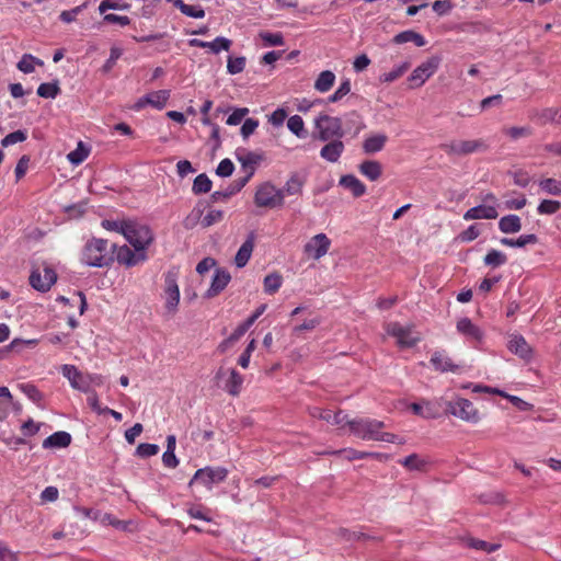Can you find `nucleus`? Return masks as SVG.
Wrapping results in <instances>:
<instances>
[{
    "label": "nucleus",
    "mask_w": 561,
    "mask_h": 561,
    "mask_svg": "<svg viewBox=\"0 0 561 561\" xmlns=\"http://www.w3.org/2000/svg\"><path fill=\"white\" fill-rule=\"evenodd\" d=\"M81 262L92 267L110 266L114 262L111 243L102 238L90 239L82 249Z\"/></svg>",
    "instance_id": "1"
},
{
    "label": "nucleus",
    "mask_w": 561,
    "mask_h": 561,
    "mask_svg": "<svg viewBox=\"0 0 561 561\" xmlns=\"http://www.w3.org/2000/svg\"><path fill=\"white\" fill-rule=\"evenodd\" d=\"M124 238L135 250L146 252L153 241V233L147 225L140 224L134 219H128Z\"/></svg>",
    "instance_id": "2"
},
{
    "label": "nucleus",
    "mask_w": 561,
    "mask_h": 561,
    "mask_svg": "<svg viewBox=\"0 0 561 561\" xmlns=\"http://www.w3.org/2000/svg\"><path fill=\"white\" fill-rule=\"evenodd\" d=\"M314 127L318 130V139L329 141L341 139L345 135L340 117L321 113L314 118Z\"/></svg>",
    "instance_id": "3"
},
{
    "label": "nucleus",
    "mask_w": 561,
    "mask_h": 561,
    "mask_svg": "<svg viewBox=\"0 0 561 561\" xmlns=\"http://www.w3.org/2000/svg\"><path fill=\"white\" fill-rule=\"evenodd\" d=\"M352 434L364 440H377L379 431L385 427L382 421L369 417H356L347 421Z\"/></svg>",
    "instance_id": "4"
},
{
    "label": "nucleus",
    "mask_w": 561,
    "mask_h": 561,
    "mask_svg": "<svg viewBox=\"0 0 561 561\" xmlns=\"http://www.w3.org/2000/svg\"><path fill=\"white\" fill-rule=\"evenodd\" d=\"M440 148L447 154L467 156L474 152H484L489 149V145L483 139L453 140L448 144H443Z\"/></svg>",
    "instance_id": "5"
},
{
    "label": "nucleus",
    "mask_w": 561,
    "mask_h": 561,
    "mask_svg": "<svg viewBox=\"0 0 561 561\" xmlns=\"http://www.w3.org/2000/svg\"><path fill=\"white\" fill-rule=\"evenodd\" d=\"M228 469L225 467H204L194 473L190 481V485L195 482L203 484L207 489H211L215 484L224 482L228 477Z\"/></svg>",
    "instance_id": "6"
},
{
    "label": "nucleus",
    "mask_w": 561,
    "mask_h": 561,
    "mask_svg": "<svg viewBox=\"0 0 561 561\" xmlns=\"http://www.w3.org/2000/svg\"><path fill=\"white\" fill-rule=\"evenodd\" d=\"M447 412L462 421L473 424L480 421L479 411L471 401L465 398H457L454 401H449L447 403Z\"/></svg>",
    "instance_id": "7"
},
{
    "label": "nucleus",
    "mask_w": 561,
    "mask_h": 561,
    "mask_svg": "<svg viewBox=\"0 0 561 561\" xmlns=\"http://www.w3.org/2000/svg\"><path fill=\"white\" fill-rule=\"evenodd\" d=\"M111 249L114 255V261L116 260L119 264H123L127 267L136 266L139 263L147 261L148 259L146 252L135 249L131 250L126 244L117 247L116 243H111Z\"/></svg>",
    "instance_id": "8"
},
{
    "label": "nucleus",
    "mask_w": 561,
    "mask_h": 561,
    "mask_svg": "<svg viewBox=\"0 0 561 561\" xmlns=\"http://www.w3.org/2000/svg\"><path fill=\"white\" fill-rule=\"evenodd\" d=\"M56 271L47 264L44 265L43 270H41L39 267L33 268L30 275L31 286L35 290L41 293L48 291L51 288V286L56 283Z\"/></svg>",
    "instance_id": "9"
},
{
    "label": "nucleus",
    "mask_w": 561,
    "mask_h": 561,
    "mask_svg": "<svg viewBox=\"0 0 561 561\" xmlns=\"http://www.w3.org/2000/svg\"><path fill=\"white\" fill-rule=\"evenodd\" d=\"M440 61L442 58L439 56H432L417 66L408 78L411 83V88H419L423 85L425 81L438 69Z\"/></svg>",
    "instance_id": "10"
},
{
    "label": "nucleus",
    "mask_w": 561,
    "mask_h": 561,
    "mask_svg": "<svg viewBox=\"0 0 561 561\" xmlns=\"http://www.w3.org/2000/svg\"><path fill=\"white\" fill-rule=\"evenodd\" d=\"M254 202L259 207L275 208L284 205L279 190L271 183H264L256 190Z\"/></svg>",
    "instance_id": "11"
},
{
    "label": "nucleus",
    "mask_w": 561,
    "mask_h": 561,
    "mask_svg": "<svg viewBox=\"0 0 561 561\" xmlns=\"http://www.w3.org/2000/svg\"><path fill=\"white\" fill-rule=\"evenodd\" d=\"M386 332L396 337L398 345L401 347H412L419 342V337L413 336L410 328L403 327L398 322L388 323Z\"/></svg>",
    "instance_id": "12"
},
{
    "label": "nucleus",
    "mask_w": 561,
    "mask_h": 561,
    "mask_svg": "<svg viewBox=\"0 0 561 561\" xmlns=\"http://www.w3.org/2000/svg\"><path fill=\"white\" fill-rule=\"evenodd\" d=\"M331 245L330 239L324 233H318L309 242L305 245V252L313 257L314 260H319L323 255L327 254L329 248Z\"/></svg>",
    "instance_id": "13"
},
{
    "label": "nucleus",
    "mask_w": 561,
    "mask_h": 561,
    "mask_svg": "<svg viewBox=\"0 0 561 561\" xmlns=\"http://www.w3.org/2000/svg\"><path fill=\"white\" fill-rule=\"evenodd\" d=\"M61 374L69 380L72 388L83 392H89V381L87 380V376H84L76 366L64 365L61 367Z\"/></svg>",
    "instance_id": "14"
},
{
    "label": "nucleus",
    "mask_w": 561,
    "mask_h": 561,
    "mask_svg": "<svg viewBox=\"0 0 561 561\" xmlns=\"http://www.w3.org/2000/svg\"><path fill=\"white\" fill-rule=\"evenodd\" d=\"M430 363L439 373H458L460 369V366L455 364L445 351L433 352Z\"/></svg>",
    "instance_id": "15"
},
{
    "label": "nucleus",
    "mask_w": 561,
    "mask_h": 561,
    "mask_svg": "<svg viewBox=\"0 0 561 561\" xmlns=\"http://www.w3.org/2000/svg\"><path fill=\"white\" fill-rule=\"evenodd\" d=\"M231 279L230 273L222 268H217L211 279L209 288L206 290L205 298H214L218 296L229 284Z\"/></svg>",
    "instance_id": "16"
},
{
    "label": "nucleus",
    "mask_w": 561,
    "mask_h": 561,
    "mask_svg": "<svg viewBox=\"0 0 561 561\" xmlns=\"http://www.w3.org/2000/svg\"><path fill=\"white\" fill-rule=\"evenodd\" d=\"M191 47L208 48L213 54H219L221 50H229L232 42L231 39L218 36L211 42H205L198 38H191L188 41Z\"/></svg>",
    "instance_id": "17"
},
{
    "label": "nucleus",
    "mask_w": 561,
    "mask_h": 561,
    "mask_svg": "<svg viewBox=\"0 0 561 561\" xmlns=\"http://www.w3.org/2000/svg\"><path fill=\"white\" fill-rule=\"evenodd\" d=\"M165 307L170 311H174L180 301V289L176 283L175 275L172 273H168L165 275Z\"/></svg>",
    "instance_id": "18"
},
{
    "label": "nucleus",
    "mask_w": 561,
    "mask_h": 561,
    "mask_svg": "<svg viewBox=\"0 0 561 561\" xmlns=\"http://www.w3.org/2000/svg\"><path fill=\"white\" fill-rule=\"evenodd\" d=\"M457 331L470 342L480 343L484 336L483 331L469 318H461L457 322Z\"/></svg>",
    "instance_id": "19"
},
{
    "label": "nucleus",
    "mask_w": 561,
    "mask_h": 561,
    "mask_svg": "<svg viewBox=\"0 0 561 561\" xmlns=\"http://www.w3.org/2000/svg\"><path fill=\"white\" fill-rule=\"evenodd\" d=\"M507 348L515 355L519 356L523 359H530L533 355V350L525 340V337L520 334H513L510 336L507 342Z\"/></svg>",
    "instance_id": "20"
},
{
    "label": "nucleus",
    "mask_w": 561,
    "mask_h": 561,
    "mask_svg": "<svg viewBox=\"0 0 561 561\" xmlns=\"http://www.w3.org/2000/svg\"><path fill=\"white\" fill-rule=\"evenodd\" d=\"M499 213L495 205H478L469 208L463 214L465 220H477V219H495Z\"/></svg>",
    "instance_id": "21"
},
{
    "label": "nucleus",
    "mask_w": 561,
    "mask_h": 561,
    "mask_svg": "<svg viewBox=\"0 0 561 561\" xmlns=\"http://www.w3.org/2000/svg\"><path fill=\"white\" fill-rule=\"evenodd\" d=\"M345 146L341 139H331L320 150V157L329 162H337Z\"/></svg>",
    "instance_id": "22"
},
{
    "label": "nucleus",
    "mask_w": 561,
    "mask_h": 561,
    "mask_svg": "<svg viewBox=\"0 0 561 561\" xmlns=\"http://www.w3.org/2000/svg\"><path fill=\"white\" fill-rule=\"evenodd\" d=\"M306 183V175L300 173H293L287 180L283 188H278L282 194V199L285 196L299 195L302 192V187Z\"/></svg>",
    "instance_id": "23"
},
{
    "label": "nucleus",
    "mask_w": 561,
    "mask_h": 561,
    "mask_svg": "<svg viewBox=\"0 0 561 561\" xmlns=\"http://www.w3.org/2000/svg\"><path fill=\"white\" fill-rule=\"evenodd\" d=\"M311 414L314 417H319L334 425H347L348 421V415L344 413L342 410H339L337 412H332L330 410H321L316 408Z\"/></svg>",
    "instance_id": "24"
},
{
    "label": "nucleus",
    "mask_w": 561,
    "mask_h": 561,
    "mask_svg": "<svg viewBox=\"0 0 561 561\" xmlns=\"http://www.w3.org/2000/svg\"><path fill=\"white\" fill-rule=\"evenodd\" d=\"M71 435L65 431H58L49 435L43 442L44 449L66 448L71 444Z\"/></svg>",
    "instance_id": "25"
},
{
    "label": "nucleus",
    "mask_w": 561,
    "mask_h": 561,
    "mask_svg": "<svg viewBox=\"0 0 561 561\" xmlns=\"http://www.w3.org/2000/svg\"><path fill=\"white\" fill-rule=\"evenodd\" d=\"M253 248H254V234L250 233V236L239 248V250L234 256V263H236L237 267L241 268L248 264V262L251 257Z\"/></svg>",
    "instance_id": "26"
},
{
    "label": "nucleus",
    "mask_w": 561,
    "mask_h": 561,
    "mask_svg": "<svg viewBox=\"0 0 561 561\" xmlns=\"http://www.w3.org/2000/svg\"><path fill=\"white\" fill-rule=\"evenodd\" d=\"M339 184L350 190L354 197H360L366 193V186L355 175L346 174L341 176Z\"/></svg>",
    "instance_id": "27"
},
{
    "label": "nucleus",
    "mask_w": 561,
    "mask_h": 561,
    "mask_svg": "<svg viewBox=\"0 0 561 561\" xmlns=\"http://www.w3.org/2000/svg\"><path fill=\"white\" fill-rule=\"evenodd\" d=\"M243 383V376L234 368L228 369V379L225 383V390L232 397L240 394Z\"/></svg>",
    "instance_id": "28"
},
{
    "label": "nucleus",
    "mask_w": 561,
    "mask_h": 561,
    "mask_svg": "<svg viewBox=\"0 0 561 561\" xmlns=\"http://www.w3.org/2000/svg\"><path fill=\"white\" fill-rule=\"evenodd\" d=\"M499 229L506 234L517 233L522 229V220L519 216L514 214L503 216L499 220Z\"/></svg>",
    "instance_id": "29"
},
{
    "label": "nucleus",
    "mask_w": 561,
    "mask_h": 561,
    "mask_svg": "<svg viewBox=\"0 0 561 561\" xmlns=\"http://www.w3.org/2000/svg\"><path fill=\"white\" fill-rule=\"evenodd\" d=\"M387 140L388 137L385 134L369 136L363 142V150L368 154L379 152L383 149Z\"/></svg>",
    "instance_id": "30"
},
{
    "label": "nucleus",
    "mask_w": 561,
    "mask_h": 561,
    "mask_svg": "<svg viewBox=\"0 0 561 561\" xmlns=\"http://www.w3.org/2000/svg\"><path fill=\"white\" fill-rule=\"evenodd\" d=\"M358 170H359L360 174H363L370 181H377L381 176V173H382L381 163L376 160L363 161L359 164Z\"/></svg>",
    "instance_id": "31"
},
{
    "label": "nucleus",
    "mask_w": 561,
    "mask_h": 561,
    "mask_svg": "<svg viewBox=\"0 0 561 561\" xmlns=\"http://www.w3.org/2000/svg\"><path fill=\"white\" fill-rule=\"evenodd\" d=\"M236 158L241 163L242 169H249V171L262 160V156L248 151L244 148H238L236 150Z\"/></svg>",
    "instance_id": "32"
},
{
    "label": "nucleus",
    "mask_w": 561,
    "mask_h": 561,
    "mask_svg": "<svg viewBox=\"0 0 561 561\" xmlns=\"http://www.w3.org/2000/svg\"><path fill=\"white\" fill-rule=\"evenodd\" d=\"M37 340L14 339L10 344L0 347V362L4 359L10 352H21L24 346H35Z\"/></svg>",
    "instance_id": "33"
},
{
    "label": "nucleus",
    "mask_w": 561,
    "mask_h": 561,
    "mask_svg": "<svg viewBox=\"0 0 561 561\" xmlns=\"http://www.w3.org/2000/svg\"><path fill=\"white\" fill-rule=\"evenodd\" d=\"M501 244L511 247V248H524L527 244H536L538 243V237L534 233L522 234L517 239L512 238H502L500 240Z\"/></svg>",
    "instance_id": "34"
},
{
    "label": "nucleus",
    "mask_w": 561,
    "mask_h": 561,
    "mask_svg": "<svg viewBox=\"0 0 561 561\" xmlns=\"http://www.w3.org/2000/svg\"><path fill=\"white\" fill-rule=\"evenodd\" d=\"M170 98V91L159 90L144 95V101L149 102L154 108L162 110Z\"/></svg>",
    "instance_id": "35"
},
{
    "label": "nucleus",
    "mask_w": 561,
    "mask_h": 561,
    "mask_svg": "<svg viewBox=\"0 0 561 561\" xmlns=\"http://www.w3.org/2000/svg\"><path fill=\"white\" fill-rule=\"evenodd\" d=\"M335 82V75L331 70L320 72L314 81V89L321 93L328 92Z\"/></svg>",
    "instance_id": "36"
},
{
    "label": "nucleus",
    "mask_w": 561,
    "mask_h": 561,
    "mask_svg": "<svg viewBox=\"0 0 561 561\" xmlns=\"http://www.w3.org/2000/svg\"><path fill=\"white\" fill-rule=\"evenodd\" d=\"M507 262V256L502 251L491 249L483 257L484 265L491 268H497Z\"/></svg>",
    "instance_id": "37"
},
{
    "label": "nucleus",
    "mask_w": 561,
    "mask_h": 561,
    "mask_svg": "<svg viewBox=\"0 0 561 561\" xmlns=\"http://www.w3.org/2000/svg\"><path fill=\"white\" fill-rule=\"evenodd\" d=\"M19 389L37 407H42L44 394L38 390V388L35 385L30 382L20 383Z\"/></svg>",
    "instance_id": "38"
},
{
    "label": "nucleus",
    "mask_w": 561,
    "mask_h": 561,
    "mask_svg": "<svg viewBox=\"0 0 561 561\" xmlns=\"http://www.w3.org/2000/svg\"><path fill=\"white\" fill-rule=\"evenodd\" d=\"M43 64L44 62L39 58L31 54H24L16 67L23 73H32L35 70V65L43 66Z\"/></svg>",
    "instance_id": "39"
},
{
    "label": "nucleus",
    "mask_w": 561,
    "mask_h": 561,
    "mask_svg": "<svg viewBox=\"0 0 561 561\" xmlns=\"http://www.w3.org/2000/svg\"><path fill=\"white\" fill-rule=\"evenodd\" d=\"M211 187V180L207 176V174L201 173L194 179L192 192L195 195L205 194L210 192Z\"/></svg>",
    "instance_id": "40"
},
{
    "label": "nucleus",
    "mask_w": 561,
    "mask_h": 561,
    "mask_svg": "<svg viewBox=\"0 0 561 561\" xmlns=\"http://www.w3.org/2000/svg\"><path fill=\"white\" fill-rule=\"evenodd\" d=\"M90 148L87 147L82 141H79L77 148L69 152L67 158L73 165H79L88 158Z\"/></svg>",
    "instance_id": "41"
},
{
    "label": "nucleus",
    "mask_w": 561,
    "mask_h": 561,
    "mask_svg": "<svg viewBox=\"0 0 561 561\" xmlns=\"http://www.w3.org/2000/svg\"><path fill=\"white\" fill-rule=\"evenodd\" d=\"M410 66H411V64L409 61H404V62L400 64L399 66H397L396 68H393L391 71L382 73L379 77V81L387 82V83L393 82L397 79H399L401 76H403V73H405V71H408Z\"/></svg>",
    "instance_id": "42"
},
{
    "label": "nucleus",
    "mask_w": 561,
    "mask_h": 561,
    "mask_svg": "<svg viewBox=\"0 0 561 561\" xmlns=\"http://www.w3.org/2000/svg\"><path fill=\"white\" fill-rule=\"evenodd\" d=\"M37 95L44 99H55L60 93L58 82H44L37 88Z\"/></svg>",
    "instance_id": "43"
},
{
    "label": "nucleus",
    "mask_w": 561,
    "mask_h": 561,
    "mask_svg": "<svg viewBox=\"0 0 561 561\" xmlns=\"http://www.w3.org/2000/svg\"><path fill=\"white\" fill-rule=\"evenodd\" d=\"M410 409L414 414L425 419H434L437 416V413L433 410L432 404L428 401H424L423 403L413 402L411 403Z\"/></svg>",
    "instance_id": "44"
},
{
    "label": "nucleus",
    "mask_w": 561,
    "mask_h": 561,
    "mask_svg": "<svg viewBox=\"0 0 561 561\" xmlns=\"http://www.w3.org/2000/svg\"><path fill=\"white\" fill-rule=\"evenodd\" d=\"M288 129L299 138H305L307 131L305 129V123L299 115H293L287 121Z\"/></svg>",
    "instance_id": "45"
},
{
    "label": "nucleus",
    "mask_w": 561,
    "mask_h": 561,
    "mask_svg": "<svg viewBox=\"0 0 561 561\" xmlns=\"http://www.w3.org/2000/svg\"><path fill=\"white\" fill-rule=\"evenodd\" d=\"M561 209V202L556 199H542L538 207L539 215H554Z\"/></svg>",
    "instance_id": "46"
},
{
    "label": "nucleus",
    "mask_w": 561,
    "mask_h": 561,
    "mask_svg": "<svg viewBox=\"0 0 561 561\" xmlns=\"http://www.w3.org/2000/svg\"><path fill=\"white\" fill-rule=\"evenodd\" d=\"M283 278L278 273H272L264 278V290L266 294H275L282 286Z\"/></svg>",
    "instance_id": "47"
},
{
    "label": "nucleus",
    "mask_w": 561,
    "mask_h": 561,
    "mask_svg": "<svg viewBox=\"0 0 561 561\" xmlns=\"http://www.w3.org/2000/svg\"><path fill=\"white\" fill-rule=\"evenodd\" d=\"M539 187L542 192L559 196L561 195V182L556 179H543L539 181Z\"/></svg>",
    "instance_id": "48"
},
{
    "label": "nucleus",
    "mask_w": 561,
    "mask_h": 561,
    "mask_svg": "<svg viewBox=\"0 0 561 561\" xmlns=\"http://www.w3.org/2000/svg\"><path fill=\"white\" fill-rule=\"evenodd\" d=\"M130 4L123 0H102L99 5V12L104 14L107 10H129Z\"/></svg>",
    "instance_id": "49"
},
{
    "label": "nucleus",
    "mask_w": 561,
    "mask_h": 561,
    "mask_svg": "<svg viewBox=\"0 0 561 561\" xmlns=\"http://www.w3.org/2000/svg\"><path fill=\"white\" fill-rule=\"evenodd\" d=\"M102 228L108 231H115L121 234H125L126 228L128 226V219L123 220H111V219H103L101 221Z\"/></svg>",
    "instance_id": "50"
},
{
    "label": "nucleus",
    "mask_w": 561,
    "mask_h": 561,
    "mask_svg": "<svg viewBox=\"0 0 561 561\" xmlns=\"http://www.w3.org/2000/svg\"><path fill=\"white\" fill-rule=\"evenodd\" d=\"M245 57L243 56H240V57H231L229 56L228 57V60H227V71L229 75H237V73H240L244 70V67H245Z\"/></svg>",
    "instance_id": "51"
},
{
    "label": "nucleus",
    "mask_w": 561,
    "mask_h": 561,
    "mask_svg": "<svg viewBox=\"0 0 561 561\" xmlns=\"http://www.w3.org/2000/svg\"><path fill=\"white\" fill-rule=\"evenodd\" d=\"M330 454L332 455H344V457L348 460H355V459H365L367 457L374 456L375 454L368 453V451H358L353 448H345L340 450H333Z\"/></svg>",
    "instance_id": "52"
},
{
    "label": "nucleus",
    "mask_w": 561,
    "mask_h": 561,
    "mask_svg": "<svg viewBox=\"0 0 561 561\" xmlns=\"http://www.w3.org/2000/svg\"><path fill=\"white\" fill-rule=\"evenodd\" d=\"M224 219V211L219 209H210L201 220L203 228H208Z\"/></svg>",
    "instance_id": "53"
},
{
    "label": "nucleus",
    "mask_w": 561,
    "mask_h": 561,
    "mask_svg": "<svg viewBox=\"0 0 561 561\" xmlns=\"http://www.w3.org/2000/svg\"><path fill=\"white\" fill-rule=\"evenodd\" d=\"M346 126L348 130L353 128L354 134L357 135L365 127V124L360 115L357 112L353 111L346 115Z\"/></svg>",
    "instance_id": "54"
},
{
    "label": "nucleus",
    "mask_w": 561,
    "mask_h": 561,
    "mask_svg": "<svg viewBox=\"0 0 561 561\" xmlns=\"http://www.w3.org/2000/svg\"><path fill=\"white\" fill-rule=\"evenodd\" d=\"M399 462L409 470H422L426 463L416 454H411Z\"/></svg>",
    "instance_id": "55"
},
{
    "label": "nucleus",
    "mask_w": 561,
    "mask_h": 561,
    "mask_svg": "<svg viewBox=\"0 0 561 561\" xmlns=\"http://www.w3.org/2000/svg\"><path fill=\"white\" fill-rule=\"evenodd\" d=\"M202 218H203V209H201L198 206H196L192 209V211L183 220V226L185 229H193L198 222H201Z\"/></svg>",
    "instance_id": "56"
},
{
    "label": "nucleus",
    "mask_w": 561,
    "mask_h": 561,
    "mask_svg": "<svg viewBox=\"0 0 561 561\" xmlns=\"http://www.w3.org/2000/svg\"><path fill=\"white\" fill-rule=\"evenodd\" d=\"M27 138V134L25 130H15L13 133H10L9 135H7L2 140H1V146L2 147H9V146H12V145H15L18 142H22L24 140H26Z\"/></svg>",
    "instance_id": "57"
},
{
    "label": "nucleus",
    "mask_w": 561,
    "mask_h": 561,
    "mask_svg": "<svg viewBox=\"0 0 561 561\" xmlns=\"http://www.w3.org/2000/svg\"><path fill=\"white\" fill-rule=\"evenodd\" d=\"M351 92V81L348 79H345L341 82L340 87L336 89V91L328 98L329 103H335L342 100L345 95H347Z\"/></svg>",
    "instance_id": "58"
},
{
    "label": "nucleus",
    "mask_w": 561,
    "mask_h": 561,
    "mask_svg": "<svg viewBox=\"0 0 561 561\" xmlns=\"http://www.w3.org/2000/svg\"><path fill=\"white\" fill-rule=\"evenodd\" d=\"M504 133L511 137L513 140H517L523 137H529L533 134V129L528 126H522V127H510L504 129Z\"/></svg>",
    "instance_id": "59"
},
{
    "label": "nucleus",
    "mask_w": 561,
    "mask_h": 561,
    "mask_svg": "<svg viewBox=\"0 0 561 561\" xmlns=\"http://www.w3.org/2000/svg\"><path fill=\"white\" fill-rule=\"evenodd\" d=\"M160 448L157 444L141 443L136 448V455L141 458H148L159 453Z\"/></svg>",
    "instance_id": "60"
},
{
    "label": "nucleus",
    "mask_w": 561,
    "mask_h": 561,
    "mask_svg": "<svg viewBox=\"0 0 561 561\" xmlns=\"http://www.w3.org/2000/svg\"><path fill=\"white\" fill-rule=\"evenodd\" d=\"M122 55H123L122 48L116 47V46L111 47L110 57L103 65L102 71L105 73L110 72L113 69L116 61L122 57Z\"/></svg>",
    "instance_id": "61"
},
{
    "label": "nucleus",
    "mask_w": 561,
    "mask_h": 561,
    "mask_svg": "<svg viewBox=\"0 0 561 561\" xmlns=\"http://www.w3.org/2000/svg\"><path fill=\"white\" fill-rule=\"evenodd\" d=\"M467 546L472 549L482 550V551H486V552L495 551L499 547L497 545L489 543L484 540L474 539V538H469L467 540Z\"/></svg>",
    "instance_id": "62"
},
{
    "label": "nucleus",
    "mask_w": 561,
    "mask_h": 561,
    "mask_svg": "<svg viewBox=\"0 0 561 561\" xmlns=\"http://www.w3.org/2000/svg\"><path fill=\"white\" fill-rule=\"evenodd\" d=\"M234 171V164L228 158L222 159L216 169V174L221 178L230 176Z\"/></svg>",
    "instance_id": "63"
},
{
    "label": "nucleus",
    "mask_w": 561,
    "mask_h": 561,
    "mask_svg": "<svg viewBox=\"0 0 561 561\" xmlns=\"http://www.w3.org/2000/svg\"><path fill=\"white\" fill-rule=\"evenodd\" d=\"M560 114V110L554 107H548L541 111L539 114V119L542 124L547 123H557L558 124V117Z\"/></svg>",
    "instance_id": "64"
}]
</instances>
